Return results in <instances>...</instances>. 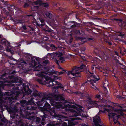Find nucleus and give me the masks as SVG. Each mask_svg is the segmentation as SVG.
Returning <instances> with one entry per match:
<instances>
[{"instance_id": "nucleus-13", "label": "nucleus", "mask_w": 126, "mask_h": 126, "mask_svg": "<svg viewBox=\"0 0 126 126\" xmlns=\"http://www.w3.org/2000/svg\"><path fill=\"white\" fill-rule=\"evenodd\" d=\"M16 126H27L26 125H24V124L21 121H16Z\"/></svg>"}, {"instance_id": "nucleus-33", "label": "nucleus", "mask_w": 126, "mask_h": 126, "mask_svg": "<svg viewBox=\"0 0 126 126\" xmlns=\"http://www.w3.org/2000/svg\"><path fill=\"white\" fill-rule=\"evenodd\" d=\"M115 53L116 55H118V53L116 51H115Z\"/></svg>"}, {"instance_id": "nucleus-46", "label": "nucleus", "mask_w": 126, "mask_h": 126, "mask_svg": "<svg viewBox=\"0 0 126 126\" xmlns=\"http://www.w3.org/2000/svg\"><path fill=\"white\" fill-rule=\"evenodd\" d=\"M15 111H17V109H15Z\"/></svg>"}, {"instance_id": "nucleus-21", "label": "nucleus", "mask_w": 126, "mask_h": 126, "mask_svg": "<svg viewBox=\"0 0 126 126\" xmlns=\"http://www.w3.org/2000/svg\"><path fill=\"white\" fill-rule=\"evenodd\" d=\"M26 101L25 100H22L20 101V102L21 103L23 104H24L26 103Z\"/></svg>"}, {"instance_id": "nucleus-4", "label": "nucleus", "mask_w": 126, "mask_h": 126, "mask_svg": "<svg viewBox=\"0 0 126 126\" xmlns=\"http://www.w3.org/2000/svg\"><path fill=\"white\" fill-rule=\"evenodd\" d=\"M120 107L122 108L121 109H117L115 110L104 108V110L107 111L108 113V116H109V120H110L112 118L113 122L115 123L117 122V119L119 117V116L117 115L116 113L118 112L122 115L123 114L122 111H123V110L122 109V107L120 106Z\"/></svg>"}, {"instance_id": "nucleus-52", "label": "nucleus", "mask_w": 126, "mask_h": 126, "mask_svg": "<svg viewBox=\"0 0 126 126\" xmlns=\"http://www.w3.org/2000/svg\"><path fill=\"white\" fill-rule=\"evenodd\" d=\"M30 44V43H27V44Z\"/></svg>"}, {"instance_id": "nucleus-12", "label": "nucleus", "mask_w": 126, "mask_h": 126, "mask_svg": "<svg viewBox=\"0 0 126 126\" xmlns=\"http://www.w3.org/2000/svg\"><path fill=\"white\" fill-rule=\"evenodd\" d=\"M1 121L4 123L7 126V124L8 123L7 120L6 119L2 114H0V121ZM3 124L2 123L0 122V126L2 125Z\"/></svg>"}, {"instance_id": "nucleus-35", "label": "nucleus", "mask_w": 126, "mask_h": 126, "mask_svg": "<svg viewBox=\"0 0 126 126\" xmlns=\"http://www.w3.org/2000/svg\"><path fill=\"white\" fill-rule=\"evenodd\" d=\"M60 68L62 70L65 71V70H64V69H63L61 67H60Z\"/></svg>"}, {"instance_id": "nucleus-20", "label": "nucleus", "mask_w": 126, "mask_h": 126, "mask_svg": "<svg viewBox=\"0 0 126 126\" xmlns=\"http://www.w3.org/2000/svg\"><path fill=\"white\" fill-rule=\"evenodd\" d=\"M100 95L97 94L96 95L95 98L98 99H99L100 98Z\"/></svg>"}, {"instance_id": "nucleus-37", "label": "nucleus", "mask_w": 126, "mask_h": 126, "mask_svg": "<svg viewBox=\"0 0 126 126\" xmlns=\"http://www.w3.org/2000/svg\"><path fill=\"white\" fill-rule=\"evenodd\" d=\"M51 15L50 14H49V15H48V16L49 17V18H50V16Z\"/></svg>"}, {"instance_id": "nucleus-34", "label": "nucleus", "mask_w": 126, "mask_h": 126, "mask_svg": "<svg viewBox=\"0 0 126 126\" xmlns=\"http://www.w3.org/2000/svg\"><path fill=\"white\" fill-rule=\"evenodd\" d=\"M2 48V46L0 45V50Z\"/></svg>"}, {"instance_id": "nucleus-23", "label": "nucleus", "mask_w": 126, "mask_h": 126, "mask_svg": "<svg viewBox=\"0 0 126 126\" xmlns=\"http://www.w3.org/2000/svg\"><path fill=\"white\" fill-rule=\"evenodd\" d=\"M5 42L6 41L5 40H1V43H2V44H5Z\"/></svg>"}, {"instance_id": "nucleus-53", "label": "nucleus", "mask_w": 126, "mask_h": 126, "mask_svg": "<svg viewBox=\"0 0 126 126\" xmlns=\"http://www.w3.org/2000/svg\"><path fill=\"white\" fill-rule=\"evenodd\" d=\"M24 115L23 114V115L22 116H24Z\"/></svg>"}, {"instance_id": "nucleus-41", "label": "nucleus", "mask_w": 126, "mask_h": 126, "mask_svg": "<svg viewBox=\"0 0 126 126\" xmlns=\"http://www.w3.org/2000/svg\"><path fill=\"white\" fill-rule=\"evenodd\" d=\"M39 101H38L36 102V103L38 105L39 104H38V103H39Z\"/></svg>"}, {"instance_id": "nucleus-2", "label": "nucleus", "mask_w": 126, "mask_h": 126, "mask_svg": "<svg viewBox=\"0 0 126 126\" xmlns=\"http://www.w3.org/2000/svg\"><path fill=\"white\" fill-rule=\"evenodd\" d=\"M54 74H55L54 72L50 71L49 70L45 72H42L40 74H36V76L41 77L42 78L41 79L36 78V80L40 83L43 84L46 83L48 84L49 85L48 86L49 87L54 85V84L53 83V81L55 83V84L58 85L59 84V82L57 81H54L51 78L48 77L47 75H48L52 77V75Z\"/></svg>"}, {"instance_id": "nucleus-6", "label": "nucleus", "mask_w": 126, "mask_h": 126, "mask_svg": "<svg viewBox=\"0 0 126 126\" xmlns=\"http://www.w3.org/2000/svg\"><path fill=\"white\" fill-rule=\"evenodd\" d=\"M85 66L83 64L82 65L79 67H74L72 70L68 71L67 74L70 75L71 74L74 76L73 79L74 80H77L80 78V73L81 71V70Z\"/></svg>"}, {"instance_id": "nucleus-14", "label": "nucleus", "mask_w": 126, "mask_h": 126, "mask_svg": "<svg viewBox=\"0 0 126 126\" xmlns=\"http://www.w3.org/2000/svg\"><path fill=\"white\" fill-rule=\"evenodd\" d=\"M19 80L16 77H13L11 80V81L12 82H19Z\"/></svg>"}, {"instance_id": "nucleus-48", "label": "nucleus", "mask_w": 126, "mask_h": 126, "mask_svg": "<svg viewBox=\"0 0 126 126\" xmlns=\"http://www.w3.org/2000/svg\"><path fill=\"white\" fill-rule=\"evenodd\" d=\"M29 119H31V118H30V117H29V118H28Z\"/></svg>"}, {"instance_id": "nucleus-29", "label": "nucleus", "mask_w": 126, "mask_h": 126, "mask_svg": "<svg viewBox=\"0 0 126 126\" xmlns=\"http://www.w3.org/2000/svg\"><path fill=\"white\" fill-rule=\"evenodd\" d=\"M23 29L24 30H26L27 29L26 27L25 26H22Z\"/></svg>"}, {"instance_id": "nucleus-61", "label": "nucleus", "mask_w": 126, "mask_h": 126, "mask_svg": "<svg viewBox=\"0 0 126 126\" xmlns=\"http://www.w3.org/2000/svg\"><path fill=\"white\" fill-rule=\"evenodd\" d=\"M16 116H18V115H16Z\"/></svg>"}, {"instance_id": "nucleus-10", "label": "nucleus", "mask_w": 126, "mask_h": 126, "mask_svg": "<svg viewBox=\"0 0 126 126\" xmlns=\"http://www.w3.org/2000/svg\"><path fill=\"white\" fill-rule=\"evenodd\" d=\"M49 55L52 56V55L54 57H59V59L60 60V62L61 63H62L63 61H65V58L63 57H61L63 55L62 53H61L60 52H54L52 54H48V55Z\"/></svg>"}, {"instance_id": "nucleus-45", "label": "nucleus", "mask_w": 126, "mask_h": 126, "mask_svg": "<svg viewBox=\"0 0 126 126\" xmlns=\"http://www.w3.org/2000/svg\"><path fill=\"white\" fill-rule=\"evenodd\" d=\"M92 39L91 38H89L88 39V40H92Z\"/></svg>"}, {"instance_id": "nucleus-60", "label": "nucleus", "mask_w": 126, "mask_h": 126, "mask_svg": "<svg viewBox=\"0 0 126 126\" xmlns=\"http://www.w3.org/2000/svg\"><path fill=\"white\" fill-rule=\"evenodd\" d=\"M82 85L83 86V85L82 84Z\"/></svg>"}, {"instance_id": "nucleus-49", "label": "nucleus", "mask_w": 126, "mask_h": 126, "mask_svg": "<svg viewBox=\"0 0 126 126\" xmlns=\"http://www.w3.org/2000/svg\"><path fill=\"white\" fill-rule=\"evenodd\" d=\"M32 118H33L34 117V116H32Z\"/></svg>"}, {"instance_id": "nucleus-11", "label": "nucleus", "mask_w": 126, "mask_h": 126, "mask_svg": "<svg viewBox=\"0 0 126 126\" xmlns=\"http://www.w3.org/2000/svg\"><path fill=\"white\" fill-rule=\"evenodd\" d=\"M90 103L93 105V107H98L99 108V112L100 113L101 112H104L102 110H101L100 109V108L101 106L99 105V102L96 101H91L90 102Z\"/></svg>"}, {"instance_id": "nucleus-19", "label": "nucleus", "mask_w": 126, "mask_h": 126, "mask_svg": "<svg viewBox=\"0 0 126 126\" xmlns=\"http://www.w3.org/2000/svg\"><path fill=\"white\" fill-rule=\"evenodd\" d=\"M31 91L30 90H29L26 92V93L28 95L31 94Z\"/></svg>"}, {"instance_id": "nucleus-39", "label": "nucleus", "mask_w": 126, "mask_h": 126, "mask_svg": "<svg viewBox=\"0 0 126 126\" xmlns=\"http://www.w3.org/2000/svg\"><path fill=\"white\" fill-rule=\"evenodd\" d=\"M121 65H122L123 68H124L125 67V66L124 65H122V64H121Z\"/></svg>"}, {"instance_id": "nucleus-9", "label": "nucleus", "mask_w": 126, "mask_h": 126, "mask_svg": "<svg viewBox=\"0 0 126 126\" xmlns=\"http://www.w3.org/2000/svg\"><path fill=\"white\" fill-rule=\"evenodd\" d=\"M34 61V64L33 66L34 70L36 71H40L42 69V66L40 65L37 60L35 59L32 61V62Z\"/></svg>"}, {"instance_id": "nucleus-5", "label": "nucleus", "mask_w": 126, "mask_h": 126, "mask_svg": "<svg viewBox=\"0 0 126 126\" xmlns=\"http://www.w3.org/2000/svg\"><path fill=\"white\" fill-rule=\"evenodd\" d=\"M95 68H96L95 66H92V69L93 73H91L88 71L86 74L87 77L90 78H91V79L89 81L88 80L87 82H89L92 85V87L95 90H96L97 88L96 86H95V85L96 84V81L98 80V79L97 77L94 74V73H95Z\"/></svg>"}, {"instance_id": "nucleus-8", "label": "nucleus", "mask_w": 126, "mask_h": 126, "mask_svg": "<svg viewBox=\"0 0 126 126\" xmlns=\"http://www.w3.org/2000/svg\"><path fill=\"white\" fill-rule=\"evenodd\" d=\"M93 120L94 124V126H102L103 123L101 122L98 114L93 117Z\"/></svg>"}, {"instance_id": "nucleus-18", "label": "nucleus", "mask_w": 126, "mask_h": 126, "mask_svg": "<svg viewBox=\"0 0 126 126\" xmlns=\"http://www.w3.org/2000/svg\"><path fill=\"white\" fill-rule=\"evenodd\" d=\"M51 78L53 80V81L54 80L60 79V78L59 77H58L55 75H53V76Z\"/></svg>"}, {"instance_id": "nucleus-27", "label": "nucleus", "mask_w": 126, "mask_h": 126, "mask_svg": "<svg viewBox=\"0 0 126 126\" xmlns=\"http://www.w3.org/2000/svg\"><path fill=\"white\" fill-rule=\"evenodd\" d=\"M64 73V72H60L58 73L59 75H61L63 74Z\"/></svg>"}, {"instance_id": "nucleus-50", "label": "nucleus", "mask_w": 126, "mask_h": 126, "mask_svg": "<svg viewBox=\"0 0 126 126\" xmlns=\"http://www.w3.org/2000/svg\"><path fill=\"white\" fill-rule=\"evenodd\" d=\"M108 92H106V93L107 94L108 93Z\"/></svg>"}, {"instance_id": "nucleus-30", "label": "nucleus", "mask_w": 126, "mask_h": 126, "mask_svg": "<svg viewBox=\"0 0 126 126\" xmlns=\"http://www.w3.org/2000/svg\"><path fill=\"white\" fill-rule=\"evenodd\" d=\"M26 112V113L27 114V115H26V116H28H28L29 115V114H30V113H29V112L28 111Z\"/></svg>"}, {"instance_id": "nucleus-51", "label": "nucleus", "mask_w": 126, "mask_h": 126, "mask_svg": "<svg viewBox=\"0 0 126 126\" xmlns=\"http://www.w3.org/2000/svg\"><path fill=\"white\" fill-rule=\"evenodd\" d=\"M41 25L42 26H43V25L42 24H41Z\"/></svg>"}, {"instance_id": "nucleus-54", "label": "nucleus", "mask_w": 126, "mask_h": 126, "mask_svg": "<svg viewBox=\"0 0 126 126\" xmlns=\"http://www.w3.org/2000/svg\"><path fill=\"white\" fill-rule=\"evenodd\" d=\"M36 109V108H35L34 109V110H35Z\"/></svg>"}, {"instance_id": "nucleus-17", "label": "nucleus", "mask_w": 126, "mask_h": 126, "mask_svg": "<svg viewBox=\"0 0 126 126\" xmlns=\"http://www.w3.org/2000/svg\"><path fill=\"white\" fill-rule=\"evenodd\" d=\"M100 55V56H99L102 59L106 60L107 59L106 55L104 54L103 53V55Z\"/></svg>"}, {"instance_id": "nucleus-56", "label": "nucleus", "mask_w": 126, "mask_h": 126, "mask_svg": "<svg viewBox=\"0 0 126 126\" xmlns=\"http://www.w3.org/2000/svg\"><path fill=\"white\" fill-rule=\"evenodd\" d=\"M108 84H107V85H106L108 86Z\"/></svg>"}, {"instance_id": "nucleus-43", "label": "nucleus", "mask_w": 126, "mask_h": 126, "mask_svg": "<svg viewBox=\"0 0 126 126\" xmlns=\"http://www.w3.org/2000/svg\"><path fill=\"white\" fill-rule=\"evenodd\" d=\"M106 86V85L105 84V83H104V87H105V86Z\"/></svg>"}, {"instance_id": "nucleus-24", "label": "nucleus", "mask_w": 126, "mask_h": 126, "mask_svg": "<svg viewBox=\"0 0 126 126\" xmlns=\"http://www.w3.org/2000/svg\"><path fill=\"white\" fill-rule=\"evenodd\" d=\"M28 6L29 5L28 4H27V3H25L24 6V8H26L28 7Z\"/></svg>"}, {"instance_id": "nucleus-31", "label": "nucleus", "mask_w": 126, "mask_h": 126, "mask_svg": "<svg viewBox=\"0 0 126 126\" xmlns=\"http://www.w3.org/2000/svg\"><path fill=\"white\" fill-rule=\"evenodd\" d=\"M106 42L107 43H108V44L110 45H112V44L110 42H108V41H106Z\"/></svg>"}, {"instance_id": "nucleus-38", "label": "nucleus", "mask_w": 126, "mask_h": 126, "mask_svg": "<svg viewBox=\"0 0 126 126\" xmlns=\"http://www.w3.org/2000/svg\"><path fill=\"white\" fill-rule=\"evenodd\" d=\"M47 115H45V116H44V117L45 118H47Z\"/></svg>"}, {"instance_id": "nucleus-40", "label": "nucleus", "mask_w": 126, "mask_h": 126, "mask_svg": "<svg viewBox=\"0 0 126 126\" xmlns=\"http://www.w3.org/2000/svg\"><path fill=\"white\" fill-rule=\"evenodd\" d=\"M2 2H4V1L3 0H0Z\"/></svg>"}, {"instance_id": "nucleus-58", "label": "nucleus", "mask_w": 126, "mask_h": 126, "mask_svg": "<svg viewBox=\"0 0 126 126\" xmlns=\"http://www.w3.org/2000/svg\"><path fill=\"white\" fill-rule=\"evenodd\" d=\"M14 117H15V115H14Z\"/></svg>"}, {"instance_id": "nucleus-47", "label": "nucleus", "mask_w": 126, "mask_h": 126, "mask_svg": "<svg viewBox=\"0 0 126 126\" xmlns=\"http://www.w3.org/2000/svg\"><path fill=\"white\" fill-rule=\"evenodd\" d=\"M114 20H118V19H114Z\"/></svg>"}, {"instance_id": "nucleus-44", "label": "nucleus", "mask_w": 126, "mask_h": 126, "mask_svg": "<svg viewBox=\"0 0 126 126\" xmlns=\"http://www.w3.org/2000/svg\"><path fill=\"white\" fill-rule=\"evenodd\" d=\"M118 35L119 36H121L122 35V34H119Z\"/></svg>"}, {"instance_id": "nucleus-57", "label": "nucleus", "mask_w": 126, "mask_h": 126, "mask_svg": "<svg viewBox=\"0 0 126 126\" xmlns=\"http://www.w3.org/2000/svg\"><path fill=\"white\" fill-rule=\"evenodd\" d=\"M83 42H86L85 41H83Z\"/></svg>"}, {"instance_id": "nucleus-42", "label": "nucleus", "mask_w": 126, "mask_h": 126, "mask_svg": "<svg viewBox=\"0 0 126 126\" xmlns=\"http://www.w3.org/2000/svg\"><path fill=\"white\" fill-rule=\"evenodd\" d=\"M99 20H100V21H99V22H100V21H102V19H99Z\"/></svg>"}, {"instance_id": "nucleus-22", "label": "nucleus", "mask_w": 126, "mask_h": 126, "mask_svg": "<svg viewBox=\"0 0 126 126\" xmlns=\"http://www.w3.org/2000/svg\"><path fill=\"white\" fill-rule=\"evenodd\" d=\"M40 119L39 118H37L36 120V122H40Z\"/></svg>"}, {"instance_id": "nucleus-28", "label": "nucleus", "mask_w": 126, "mask_h": 126, "mask_svg": "<svg viewBox=\"0 0 126 126\" xmlns=\"http://www.w3.org/2000/svg\"><path fill=\"white\" fill-rule=\"evenodd\" d=\"M81 126H89L87 125H86L84 124H81Z\"/></svg>"}, {"instance_id": "nucleus-16", "label": "nucleus", "mask_w": 126, "mask_h": 126, "mask_svg": "<svg viewBox=\"0 0 126 126\" xmlns=\"http://www.w3.org/2000/svg\"><path fill=\"white\" fill-rule=\"evenodd\" d=\"M120 53L123 55L125 54V53L126 54V49L124 48H123L121 50Z\"/></svg>"}, {"instance_id": "nucleus-25", "label": "nucleus", "mask_w": 126, "mask_h": 126, "mask_svg": "<svg viewBox=\"0 0 126 126\" xmlns=\"http://www.w3.org/2000/svg\"><path fill=\"white\" fill-rule=\"evenodd\" d=\"M43 62L47 64L48 62V60H45Z\"/></svg>"}, {"instance_id": "nucleus-59", "label": "nucleus", "mask_w": 126, "mask_h": 126, "mask_svg": "<svg viewBox=\"0 0 126 126\" xmlns=\"http://www.w3.org/2000/svg\"><path fill=\"white\" fill-rule=\"evenodd\" d=\"M1 36L0 35V38H1Z\"/></svg>"}, {"instance_id": "nucleus-1", "label": "nucleus", "mask_w": 126, "mask_h": 126, "mask_svg": "<svg viewBox=\"0 0 126 126\" xmlns=\"http://www.w3.org/2000/svg\"><path fill=\"white\" fill-rule=\"evenodd\" d=\"M49 98L47 96H45L42 98L41 100V102L45 101L46 100H49V102L51 104L54 106V107L52 108L50 106L49 104L47 103L46 102L45 104V106L43 107L42 108V110L43 111H47L52 116H55L56 119L57 120H59V122H58L59 123H57L54 124L51 123L47 125V126H61V123L63 122L62 120L63 119V117L62 115H57L55 113V110L54 108H61L63 109L65 108L67 106L65 105L64 104H62L61 101L62 100H60V99H56L54 100V97H52V99H49ZM69 106L71 107H68L66 108V110L68 112H71L72 113V114L73 116H72L69 119V121H68V126L67 125V123L64 122L62 123V126H73L77 123L78 122L73 121L75 120H82L80 118L78 117H74L78 116H81L83 117H85V115L83 113V110L81 109L82 107V106L80 105L78 106V108L72 105H70Z\"/></svg>"}, {"instance_id": "nucleus-7", "label": "nucleus", "mask_w": 126, "mask_h": 126, "mask_svg": "<svg viewBox=\"0 0 126 126\" xmlns=\"http://www.w3.org/2000/svg\"><path fill=\"white\" fill-rule=\"evenodd\" d=\"M39 5L47 7L48 6V4L47 3H44L41 0L37 1L33 3L31 6V9L33 11L35 10L38 8Z\"/></svg>"}, {"instance_id": "nucleus-26", "label": "nucleus", "mask_w": 126, "mask_h": 126, "mask_svg": "<svg viewBox=\"0 0 126 126\" xmlns=\"http://www.w3.org/2000/svg\"><path fill=\"white\" fill-rule=\"evenodd\" d=\"M76 25H71L70 27L71 28H73L74 27H76Z\"/></svg>"}, {"instance_id": "nucleus-32", "label": "nucleus", "mask_w": 126, "mask_h": 126, "mask_svg": "<svg viewBox=\"0 0 126 126\" xmlns=\"http://www.w3.org/2000/svg\"><path fill=\"white\" fill-rule=\"evenodd\" d=\"M40 20L42 23L44 21V20L42 19H40Z\"/></svg>"}, {"instance_id": "nucleus-3", "label": "nucleus", "mask_w": 126, "mask_h": 126, "mask_svg": "<svg viewBox=\"0 0 126 126\" xmlns=\"http://www.w3.org/2000/svg\"><path fill=\"white\" fill-rule=\"evenodd\" d=\"M1 88H3V86L2 85H0V108L3 106H6V100L8 99L11 102L13 100L16 99L19 94L18 92H15L12 93L6 92L3 94L1 91Z\"/></svg>"}, {"instance_id": "nucleus-55", "label": "nucleus", "mask_w": 126, "mask_h": 126, "mask_svg": "<svg viewBox=\"0 0 126 126\" xmlns=\"http://www.w3.org/2000/svg\"><path fill=\"white\" fill-rule=\"evenodd\" d=\"M105 82H107V81H105Z\"/></svg>"}, {"instance_id": "nucleus-15", "label": "nucleus", "mask_w": 126, "mask_h": 126, "mask_svg": "<svg viewBox=\"0 0 126 126\" xmlns=\"http://www.w3.org/2000/svg\"><path fill=\"white\" fill-rule=\"evenodd\" d=\"M33 98H31L30 100L28 101V102L27 103V105H32L33 104H34V103L33 101Z\"/></svg>"}, {"instance_id": "nucleus-36", "label": "nucleus", "mask_w": 126, "mask_h": 126, "mask_svg": "<svg viewBox=\"0 0 126 126\" xmlns=\"http://www.w3.org/2000/svg\"><path fill=\"white\" fill-rule=\"evenodd\" d=\"M59 61L58 60H57L56 61V63L57 64H58L59 63Z\"/></svg>"}]
</instances>
